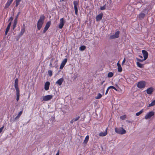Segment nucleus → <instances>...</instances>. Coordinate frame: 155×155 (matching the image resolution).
Wrapping results in <instances>:
<instances>
[{"instance_id": "nucleus-1", "label": "nucleus", "mask_w": 155, "mask_h": 155, "mask_svg": "<svg viewBox=\"0 0 155 155\" xmlns=\"http://www.w3.org/2000/svg\"><path fill=\"white\" fill-rule=\"evenodd\" d=\"M14 87L16 91V101H18L20 97V91L18 86V79L16 78L15 80Z\"/></svg>"}, {"instance_id": "nucleus-2", "label": "nucleus", "mask_w": 155, "mask_h": 155, "mask_svg": "<svg viewBox=\"0 0 155 155\" xmlns=\"http://www.w3.org/2000/svg\"><path fill=\"white\" fill-rule=\"evenodd\" d=\"M45 19V16L44 15H41L37 22V27L38 30H40L42 28Z\"/></svg>"}, {"instance_id": "nucleus-3", "label": "nucleus", "mask_w": 155, "mask_h": 155, "mask_svg": "<svg viewBox=\"0 0 155 155\" xmlns=\"http://www.w3.org/2000/svg\"><path fill=\"white\" fill-rule=\"evenodd\" d=\"M115 132L119 134H123L126 133V130L122 127H116L115 129Z\"/></svg>"}, {"instance_id": "nucleus-4", "label": "nucleus", "mask_w": 155, "mask_h": 155, "mask_svg": "<svg viewBox=\"0 0 155 155\" xmlns=\"http://www.w3.org/2000/svg\"><path fill=\"white\" fill-rule=\"evenodd\" d=\"M146 85V82L144 81H141L139 82L137 84V87L139 88H144Z\"/></svg>"}, {"instance_id": "nucleus-5", "label": "nucleus", "mask_w": 155, "mask_h": 155, "mask_svg": "<svg viewBox=\"0 0 155 155\" xmlns=\"http://www.w3.org/2000/svg\"><path fill=\"white\" fill-rule=\"evenodd\" d=\"M65 21L64 18H61L60 20V23L58 25V28L60 29H62L64 25Z\"/></svg>"}, {"instance_id": "nucleus-6", "label": "nucleus", "mask_w": 155, "mask_h": 155, "mask_svg": "<svg viewBox=\"0 0 155 155\" xmlns=\"http://www.w3.org/2000/svg\"><path fill=\"white\" fill-rule=\"evenodd\" d=\"M154 113L153 111H150L147 113L145 116V118L146 119H148L150 118L151 117L153 116Z\"/></svg>"}, {"instance_id": "nucleus-7", "label": "nucleus", "mask_w": 155, "mask_h": 155, "mask_svg": "<svg viewBox=\"0 0 155 155\" xmlns=\"http://www.w3.org/2000/svg\"><path fill=\"white\" fill-rule=\"evenodd\" d=\"M52 95H48L44 96L43 97V101H46L51 100L53 98Z\"/></svg>"}, {"instance_id": "nucleus-8", "label": "nucleus", "mask_w": 155, "mask_h": 155, "mask_svg": "<svg viewBox=\"0 0 155 155\" xmlns=\"http://www.w3.org/2000/svg\"><path fill=\"white\" fill-rule=\"evenodd\" d=\"M51 24V22L50 21H49L48 22L46 25L45 26L44 28V30L43 31V33H45L46 31L48 30V29L49 28L50 25Z\"/></svg>"}, {"instance_id": "nucleus-9", "label": "nucleus", "mask_w": 155, "mask_h": 155, "mask_svg": "<svg viewBox=\"0 0 155 155\" xmlns=\"http://www.w3.org/2000/svg\"><path fill=\"white\" fill-rule=\"evenodd\" d=\"M142 52L144 57L143 60H146L148 56V54L147 52L144 50H142Z\"/></svg>"}, {"instance_id": "nucleus-10", "label": "nucleus", "mask_w": 155, "mask_h": 155, "mask_svg": "<svg viewBox=\"0 0 155 155\" xmlns=\"http://www.w3.org/2000/svg\"><path fill=\"white\" fill-rule=\"evenodd\" d=\"M25 27L24 24L23 25V27L21 28L20 33L18 34V37H21L24 34L25 31Z\"/></svg>"}, {"instance_id": "nucleus-11", "label": "nucleus", "mask_w": 155, "mask_h": 155, "mask_svg": "<svg viewBox=\"0 0 155 155\" xmlns=\"http://www.w3.org/2000/svg\"><path fill=\"white\" fill-rule=\"evenodd\" d=\"M119 31H117L116 32L115 34L111 35L110 37V38L111 39H114L118 38L119 37Z\"/></svg>"}, {"instance_id": "nucleus-12", "label": "nucleus", "mask_w": 155, "mask_h": 155, "mask_svg": "<svg viewBox=\"0 0 155 155\" xmlns=\"http://www.w3.org/2000/svg\"><path fill=\"white\" fill-rule=\"evenodd\" d=\"M67 58H65L62 61L61 65L60 67V69H62L63 68V67L65 65V64L67 63Z\"/></svg>"}, {"instance_id": "nucleus-13", "label": "nucleus", "mask_w": 155, "mask_h": 155, "mask_svg": "<svg viewBox=\"0 0 155 155\" xmlns=\"http://www.w3.org/2000/svg\"><path fill=\"white\" fill-rule=\"evenodd\" d=\"M64 81V79L63 78H61L59 79L56 82L55 84L58 85L59 86H61L63 82Z\"/></svg>"}, {"instance_id": "nucleus-14", "label": "nucleus", "mask_w": 155, "mask_h": 155, "mask_svg": "<svg viewBox=\"0 0 155 155\" xmlns=\"http://www.w3.org/2000/svg\"><path fill=\"white\" fill-rule=\"evenodd\" d=\"M103 14L102 13H101L99 14H98L96 17V21H98L101 20L103 17Z\"/></svg>"}, {"instance_id": "nucleus-15", "label": "nucleus", "mask_w": 155, "mask_h": 155, "mask_svg": "<svg viewBox=\"0 0 155 155\" xmlns=\"http://www.w3.org/2000/svg\"><path fill=\"white\" fill-rule=\"evenodd\" d=\"M153 91V88L152 87H151L148 88L146 90V92L148 94H151L152 93Z\"/></svg>"}, {"instance_id": "nucleus-16", "label": "nucleus", "mask_w": 155, "mask_h": 155, "mask_svg": "<svg viewBox=\"0 0 155 155\" xmlns=\"http://www.w3.org/2000/svg\"><path fill=\"white\" fill-rule=\"evenodd\" d=\"M50 85V83L49 81L46 82L45 84V89L46 91H47L49 89Z\"/></svg>"}, {"instance_id": "nucleus-17", "label": "nucleus", "mask_w": 155, "mask_h": 155, "mask_svg": "<svg viewBox=\"0 0 155 155\" xmlns=\"http://www.w3.org/2000/svg\"><path fill=\"white\" fill-rule=\"evenodd\" d=\"M12 2L11 0H8L5 5V8L6 9L8 8Z\"/></svg>"}, {"instance_id": "nucleus-18", "label": "nucleus", "mask_w": 155, "mask_h": 155, "mask_svg": "<svg viewBox=\"0 0 155 155\" xmlns=\"http://www.w3.org/2000/svg\"><path fill=\"white\" fill-rule=\"evenodd\" d=\"M107 134V128L105 131L104 132H101L99 133V135L101 137H104L106 136Z\"/></svg>"}, {"instance_id": "nucleus-19", "label": "nucleus", "mask_w": 155, "mask_h": 155, "mask_svg": "<svg viewBox=\"0 0 155 155\" xmlns=\"http://www.w3.org/2000/svg\"><path fill=\"white\" fill-rule=\"evenodd\" d=\"M145 16V14L143 13H140L139 14L138 18L140 19H142Z\"/></svg>"}, {"instance_id": "nucleus-20", "label": "nucleus", "mask_w": 155, "mask_h": 155, "mask_svg": "<svg viewBox=\"0 0 155 155\" xmlns=\"http://www.w3.org/2000/svg\"><path fill=\"white\" fill-rule=\"evenodd\" d=\"M22 113V111H21L18 114L17 116L15 118V120H16L18 119L21 116Z\"/></svg>"}, {"instance_id": "nucleus-21", "label": "nucleus", "mask_w": 155, "mask_h": 155, "mask_svg": "<svg viewBox=\"0 0 155 155\" xmlns=\"http://www.w3.org/2000/svg\"><path fill=\"white\" fill-rule=\"evenodd\" d=\"M100 9L101 10L108 9L109 7H108L107 6H106V4H105L103 6H101L100 7Z\"/></svg>"}, {"instance_id": "nucleus-22", "label": "nucleus", "mask_w": 155, "mask_h": 155, "mask_svg": "<svg viewBox=\"0 0 155 155\" xmlns=\"http://www.w3.org/2000/svg\"><path fill=\"white\" fill-rule=\"evenodd\" d=\"M89 136L88 135H87L85 137V139L84 140V143L86 144L87 143V142L89 140Z\"/></svg>"}, {"instance_id": "nucleus-23", "label": "nucleus", "mask_w": 155, "mask_h": 155, "mask_svg": "<svg viewBox=\"0 0 155 155\" xmlns=\"http://www.w3.org/2000/svg\"><path fill=\"white\" fill-rule=\"evenodd\" d=\"M74 8H77L78 5V2L77 1H74L73 2Z\"/></svg>"}, {"instance_id": "nucleus-24", "label": "nucleus", "mask_w": 155, "mask_h": 155, "mask_svg": "<svg viewBox=\"0 0 155 155\" xmlns=\"http://www.w3.org/2000/svg\"><path fill=\"white\" fill-rule=\"evenodd\" d=\"M136 64L137 66L139 68H143L144 67V66L143 64H141L138 62H137Z\"/></svg>"}, {"instance_id": "nucleus-25", "label": "nucleus", "mask_w": 155, "mask_h": 155, "mask_svg": "<svg viewBox=\"0 0 155 155\" xmlns=\"http://www.w3.org/2000/svg\"><path fill=\"white\" fill-rule=\"evenodd\" d=\"M86 48V47L84 45H81L79 48V50L82 51L85 50Z\"/></svg>"}, {"instance_id": "nucleus-26", "label": "nucleus", "mask_w": 155, "mask_h": 155, "mask_svg": "<svg viewBox=\"0 0 155 155\" xmlns=\"http://www.w3.org/2000/svg\"><path fill=\"white\" fill-rule=\"evenodd\" d=\"M155 105V100L153 101L152 102L149 104L148 107L153 106Z\"/></svg>"}, {"instance_id": "nucleus-27", "label": "nucleus", "mask_w": 155, "mask_h": 155, "mask_svg": "<svg viewBox=\"0 0 155 155\" xmlns=\"http://www.w3.org/2000/svg\"><path fill=\"white\" fill-rule=\"evenodd\" d=\"M21 0H15V7H17L19 5Z\"/></svg>"}, {"instance_id": "nucleus-28", "label": "nucleus", "mask_w": 155, "mask_h": 155, "mask_svg": "<svg viewBox=\"0 0 155 155\" xmlns=\"http://www.w3.org/2000/svg\"><path fill=\"white\" fill-rule=\"evenodd\" d=\"M102 97V95L100 93H98L97 96L95 98L96 99H98L101 98Z\"/></svg>"}, {"instance_id": "nucleus-29", "label": "nucleus", "mask_w": 155, "mask_h": 155, "mask_svg": "<svg viewBox=\"0 0 155 155\" xmlns=\"http://www.w3.org/2000/svg\"><path fill=\"white\" fill-rule=\"evenodd\" d=\"M114 75L113 73L111 72H109L108 74V77L109 78H111Z\"/></svg>"}, {"instance_id": "nucleus-30", "label": "nucleus", "mask_w": 155, "mask_h": 155, "mask_svg": "<svg viewBox=\"0 0 155 155\" xmlns=\"http://www.w3.org/2000/svg\"><path fill=\"white\" fill-rule=\"evenodd\" d=\"M143 112V110L142 109V110H140L139 112L136 113V115L137 116H139Z\"/></svg>"}, {"instance_id": "nucleus-31", "label": "nucleus", "mask_w": 155, "mask_h": 155, "mask_svg": "<svg viewBox=\"0 0 155 155\" xmlns=\"http://www.w3.org/2000/svg\"><path fill=\"white\" fill-rule=\"evenodd\" d=\"M118 71L119 72H121L122 71V69L121 66L118 67Z\"/></svg>"}, {"instance_id": "nucleus-32", "label": "nucleus", "mask_w": 155, "mask_h": 155, "mask_svg": "<svg viewBox=\"0 0 155 155\" xmlns=\"http://www.w3.org/2000/svg\"><path fill=\"white\" fill-rule=\"evenodd\" d=\"M48 74L50 77L52 75V71L51 70H48Z\"/></svg>"}, {"instance_id": "nucleus-33", "label": "nucleus", "mask_w": 155, "mask_h": 155, "mask_svg": "<svg viewBox=\"0 0 155 155\" xmlns=\"http://www.w3.org/2000/svg\"><path fill=\"white\" fill-rule=\"evenodd\" d=\"M120 118L122 120H124L126 118V115L121 116L120 117Z\"/></svg>"}, {"instance_id": "nucleus-34", "label": "nucleus", "mask_w": 155, "mask_h": 155, "mask_svg": "<svg viewBox=\"0 0 155 155\" xmlns=\"http://www.w3.org/2000/svg\"><path fill=\"white\" fill-rule=\"evenodd\" d=\"M11 22H10L8 24L7 28H6V30H9V29L10 28V26H11Z\"/></svg>"}, {"instance_id": "nucleus-35", "label": "nucleus", "mask_w": 155, "mask_h": 155, "mask_svg": "<svg viewBox=\"0 0 155 155\" xmlns=\"http://www.w3.org/2000/svg\"><path fill=\"white\" fill-rule=\"evenodd\" d=\"M75 10V14L76 15H78V8H74Z\"/></svg>"}, {"instance_id": "nucleus-36", "label": "nucleus", "mask_w": 155, "mask_h": 155, "mask_svg": "<svg viewBox=\"0 0 155 155\" xmlns=\"http://www.w3.org/2000/svg\"><path fill=\"white\" fill-rule=\"evenodd\" d=\"M109 87V88L110 89H111V88H112L116 91H117V89L114 87L113 86H110L109 87Z\"/></svg>"}, {"instance_id": "nucleus-37", "label": "nucleus", "mask_w": 155, "mask_h": 155, "mask_svg": "<svg viewBox=\"0 0 155 155\" xmlns=\"http://www.w3.org/2000/svg\"><path fill=\"white\" fill-rule=\"evenodd\" d=\"M137 60L140 62H142L143 61H145V60H143V59H139L138 58H136Z\"/></svg>"}, {"instance_id": "nucleus-38", "label": "nucleus", "mask_w": 155, "mask_h": 155, "mask_svg": "<svg viewBox=\"0 0 155 155\" xmlns=\"http://www.w3.org/2000/svg\"><path fill=\"white\" fill-rule=\"evenodd\" d=\"M17 23L14 22V24L13 26V29H14L16 27Z\"/></svg>"}, {"instance_id": "nucleus-39", "label": "nucleus", "mask_w": 155, "mask_h": 155, "mask_svg": "<svg viewBox=\"0 0 155 155\" xmlns=\"http://www.w3.org/2000/svg\"><path fill=\"white\" fill-rule=\"evenodd\" d=\"M80 118V117L79 116H78L75 118H74V120L75 121L78 120Z\"/></svg>"}, {"instance_id": "nucleus-40", "label": "nucleus", "mask_w": 155, "mask_h": 155, "mask_svg": "<svg viewBox=\"0 0 155 155\" xmlns=\"http://www.w3.org/2000/svg\"><path fill=\"white\" fill-rule=\"evenodd\" d=\"M4 127V126H3L0 128V133H1L2 132L3 130Z\"/></svg>"}, {"instance_id": "nucleus-41", "label": "nucleus", "mask_w": 155, "mask_h": 155, "mask_svg": "<svg viewBox=\"0 0 155 155\" xmlns=\"http://www.w3.org/2000/svg\"><path fill=\"white\" fill-rule=\"evenodd\" d=\"M125 61H126V59H125V58H124L122 62V65L123 64L125 63Z\"/></svg>"}, {"instance_id": "nucleus-42", "label": "nucleus", "mask_w": 155, "mask_h": 155, "mask_svg": "<svg viewBox=\"0 0 155 155\" xmlns=\"http://www.w3.org/2000/svg\"><path fill=\"white\" fill-rule=\"evenodd\" d=\"M109 89H110L109 88V87H108L106 91L105 92V94H107Z\"/></svg>"}, {"instance_id": "nucleus-43", "label": "nucleus", "mask_w": 155, "mask_h": 155, "mask_svg": "<svg viewBox=\"0 0 155 155\" xmlns=\"http://www.w3.org/2000/svg\"><path fill=\"white\" fill-rule=\"evenodd\" d=\"M13 20V18L12 17H10L8 21H10V22H11V21Z\"/></svg>"}, {"instance_id": "nucleus-44", "label": "nucleus", "mask_w": 155, "mask_h": 155, "mask_svg": "<svg viewBox=\"0 0 155 155\" xmlns=\"http://www.w3.org/2000/svg\"><path fill=\"white\" fill-rule=\"evenodd\" d=\"M117 67L121 66L120 64L119 63V61H118V62L117 63Z\"/></svg>"}, {"instance_id": "nucleus-45", "label": "nucleus", "mask_w": 155, "mask_h": 155, "mask_svg": "<svg viewBox=\"0 0 155 155\" xmlns=\"http://www.w3.org/2000/svg\"><path fill=\"white\" fill-rule=\"evenodd\" d=\"M8 31H9V30H7L6 29V30L5 31V35H7Z\"/></svg>"}, {"instance_id": "nucleus-46", "label": "nucleus", "mask_w": 155, "mask_h": 155, "mask_svg": "<svg viewBox=\"0 0 155 155\" xmlns=\"http://www.w3.org/2000/svg\"><path fill=\"white\" fill-rule=\"evenodd\" d=\"M74 121H74V119H73L71 120L70 123H71L72 124Z\"/></svg>"}, {"instance_id": "nucleus-47", "label": "nucleus", "mask_w": 155, "mask_h": 155, "mask_svg": "<svg viewBox=\"0 0 155 155\" xmlns=\"http://www.w3.org/2000/svg\"><path fill=\"white\" fill-rule=\"evenodd\" d=\"M17 19H16V18H15L14 20V22L17 23Z\"/></svg>"}, {"instance_id": "nucleus-48", "label": "nucleus", "mask_w": 155, "mask_h": 155, "mask_svg": "<svg viewBox=\"0 0 155 155\" xmlns=\"http://www.w3.org/2000/svg\"><path fill=\"white\" fill-rule=\"evenodd\" d=\"M59 155V151L58 150L57 153H56V155Z\"/></svg>"}, {"instance_id": "nucleus-49", "label": "nucleus", "mask_w": 155, "mask_h": 155, "mask_svg": "<svg viewBox=\"0 0 155 155\" xmlns=\"http://www.w3.org/2000/svg\"><path fill=\"white\" fill-rule=\"evenodd\" d=\"M139 57L140 58H143V57L142 56H141V55H140L139 56Z\"/></svg>"}, {"instance_id": "nucleus-50", "label": "nucleus", "mask_w": 155, "mask_h": 155, "mask_svg": "<svg viewBox=\"0 0 155 155\" xmlns=\"http://www.w3.org/2000/svg\"><path fill=\"white\" fill-rule=\"evenodd\" d=\"M18 16V14L16 17V18L17 19Z\"/></svg>"}, {"instance_id": "nucleus-51", "label": "nucleus", "mask_w": 155, "mask_h": 155, "mask_svg": "<svg viewBox=\"0 0 155 155\" xmlns=\"http://www.w3.org/2000/svg\"><path fill=\"white\" fill-rule=\"evenodd\" d=\"M49 66L51 67V66H52V63H50V64H49Z\"/></svg>"}, {"instance_id": "nucleus-52", "label": "nucleus", "mask_w": 155, "mask_h": 155, "mask_svg": "<svg viewBox=\"0 0 155 155\" xmlns=\"http://www.w3.org/2000/svg\"><path fill=\"white\" fill-rule=\"evenodd\" d=\"M104 90H103V94H104Z\"/></svg>"}, {"instance_id": "nucleus-53", "label": "nucleus", "mask_w": 155, "mask_h": 155, "mask_svg": "<svg viewBox=\"0 0 155 155\" xmlns=\"http://www.w3.org/2000/svg\"><path fill=\"white\" fill-rule=\"evenodd\" d=\"M104 81H103L102 83H101V84H103V83H104Z\"/></svg>"}, {"instance_id": "nucleus-54", "label": "nucleus", "mask_w": 155, "mask_h": 155, "mask_svg": "<svg viewBox=\"0 0 155 155\" xmlns=\"http://www.w3.org/2000/svg\"><path fill=\"white\" fill-rule=\"evenodd\" d=\"M19 13H20V12H18V15H19Z\"/></svg>"}, {"instance_id": "nucleus-55", "label": "nucleus", "mask_w": 155, "mask_h": 155, "mask_svg": "<svg viewBox=\"0 0 155 155\" xmlns=\"http://www.w3.org/2000/svg\"><path fill=\"white\" fill-rule=\"evenodd\" d=\"M12 1H13V0H11Z\"/></svg>"}, {"instance_id": "nucleus-56", "label": "nucleus", "mask_w": 155, "mask_h": 155, "mask_svg": "<svg viewBox=\"0 0 155 155\" xmlns=\"http://www.w3.org/2000/svg\"><path fill=\"white\" fill-rule=\"evenodd\" d=\"M110 1H111V0H109Z\"/></svg>"}]
</instances>
